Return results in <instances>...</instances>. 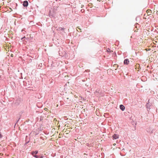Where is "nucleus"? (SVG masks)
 Listing matches in <instances>:
<instances>
[{
    "mask_svg": "<svg viewBox=\"0 0 158 158\" xmlns=\"http://www.w3.org/2000/svg\"><path fill=\"white\" fill-rule=\"evenodd\" d=\"M53 123L55 126L58 127H60V125H59V121H57L56 118L54 119Z\"/></svg>",
    "mask_w": 158,
    "mask_h": 158,
    "instance_id": "f257e3e1",
    "label": "nucleus"
},
{
    "mask_svg": "<svg viewBox=\"0 0 158 158\" xmlns=\"http://www.w3.org/2000/svg\"><path fill=\"white\" fill-rule=\"evenodd\" d=\"M38 152V151H35L34 152H33L32 154L34 156L37 158L38 157V156L36 155V154H37Z\"/></svg>",
    "mask_w": 158,
    "mask_h": 158,
    "instance_id": "f03ea898",
    "label": "nucleus"
},
{
    "mask_svg": "<svg viewBox=\"0 0 158 158\" xmlns=\"http://www.w3.org/2000/svg\"><path fill=\"white\" fill-rule=\"evenodd\" d=\"M23 5L25 7L27 6L28 5V2L26 1H24L23 2Z\"/></svg>",
    "mask_w": 158,
    "mask_h": 158,
    "instance_id": "7ed1b4c3",
    "label": "nucleus"
},
{
    "mask_svg": "<svg viewBox=\"0 0 158 158\" xmlns=\"http://www.w3.org/2000/svg\"><path fill=\"white\" fill-rule=\"evenodd\" d=\"M129 63V61L128 59H125L124 61V64H128Z\"/></svg>",
    "mask_w": 158,
    "mask_h": 158,
    "instance_id": "20e7f679",
    "label": "nucleus"
},
{
    "mask_svg": "<svg viewBox=\"0 0 158 158\" xmlns=\"http://www.w3.org/2000/svg\"><path fill=\"white\" fill-rule=\"evenodd\" d=\"M120 108L122 111L124 110L125 109V106L122 105H120Z\"/></svg>",
    "mask_w": 158,
    "mask_h": 158,
    "instance_id": "39448f33",
    "label": "nucleus"
},
{
    "mask_svg": "<svg viewBox=\"0 0 158 158\" xmlns=\"http://www.w3.org/2000/svg\"><path fill=\"white\" fill-rule=\"evenodd\" d=\"M146 12L147 13L148 15H151V13H152V11L151 10H149V9L148 10L146 11Z\"/></svg>",
    "mask_w": 158,
    "mask_h": 158,
    "instance_id": "423d86ee",
    "label": "nucleus"
},
{
    "mask_svg": "<svg viewBox=\"0 0 158 158\" xmlns=\"http://www.w3.org/2000/svg\"><path fill=\"white\" fill-rule=\"evenodd\" d=\"M113 137L114 139H116L118 138V136L117 134H114L113 136Z\"/></svg>",
    "mask_w": 158,
    "mask_h": 158,
    "instance_id": "0eeeda50",
    "label": "nucleus"
},
{
    "mask_svg": "<svg viewBox=\"0 0 158 158\" xmlns=\"http://www.w3.org/2000/svg\"><path fill=\"white\" fill-rule=\"evenodd\" d=\"M118 65L117 64H115L113 65V67L114 68V69L116 70L118 68Z\"/></svg>",
    "mask_w": 158,
    "mask_h": 158,
    "instance_id": "6e6552de",
    "label": "nucleus"
},
{
    "mask_svg": "<svg viewBox=\"0 0 158 158\" xmlns=\"http://www.w3.org/2000/svg\"><path fill=\"white\" fill-rule=\"evenodd\" d=\"M139 64H137L135 65V69H136L137 68H139Z\"/></svg>",
    "mask_w": 158,
    "mask_h": 158,
    "instance_id": "1a4fd4ad",
    "label": "nucleus"
},
{
    "mask_svg": "<svg viewBox=\"0 0 158 158\" xmlns=\"http://www.w3.org/2000/svg\"><path fill=\"white\" fill-rule=\"evenodd\" d=\"M24 38H25V41H26V42H27V41H29V40H28V39H27V38H26L25 37H24L22 38V40H23V39H24Z\"/></svg>",
    "mask_w": 158,
    "mask_h": 158,
    "instance_id": "9d476101",
    "label": "nucleus"
},
{
    "mask_svg": "<svg viewBox=\"0 0 158 158\" xmlns=\"http://www.w3.org/2000/svg\"><path fill=\"white\" fill-rule=\"evenodd\" d=\"M77 30L79 31H80V32H81V28L79 27H77Z\"/></svg>",
    "mask_w": 158,
    "mask_h": 158,
    "instance_id": "9b49d317",
    "label": "nucleus"
},
{
    "mask_svg": "<svg viewBox=\"0 0 158 158\" xmlns=\"http://www.w3.org/2000/svg\"><path fill=\"white\" fill-rule=\"evenodd\" d=\"M107 52H113V51H110V49L109 48H108L107 49Z\"/></svg>",
    "mask_w": 158,
    "mask_h": 158,
    "instance_id": "f8f14e48",
    "label": "nucleus"
},
{
    "mask_svg": "<svg viewBox=\"0 0 158 158\" xmlns=\"http://www.w3.org/2000/svg\"><path fill=\"white\" fill-rule=\"evenodd\" d=\"M59 29L60 30H63L64 29L62 28V27H59Z\"/></svg>",
    "mask_w": 158,
    "mask_h": 158,
    "instance_id": "ddd939ff",
    "label": "nucleus"
},
{
    "mask_svg": "<svg viewBox=\"0 0 158 158\" xmlns=\"http://www.w3.org/2000/svg\"><path fill=\"white\" fill-rule=\"evenodd\" d=\"M44 110L46 111H48V109L47 108H44Z\"/></svg>",
    "mask_w": 158,
    "mask_h": 158,
    "instance_id": "4468645a",
    "label": "nucleus"
},
{
    "mask_svg": "<svg viewBox=\"0 0 158 158\" xmlns=\"http://www.w3.org/2000/svg\"><path fill=\"white\" fill-rule=\"evenodd\" d=\"M2 137V135L0 133V138H1Z\"/></svg>",
    "mask_w": 158,
    "mask_h": 158,
    "instance_id": "2eb2a0df",
    "label": "nucleus"
},
{
    "mask_svg": "<svg viewBox=\"0 0 158 158\" xmlns=\"http://www.w3.org/2000/svg\"><path fill=\"white\" fill-rule=\"evenodd\" d=\"M10 56H11V57H13V54H11Z\"/></svg>",
    "mask_w": 158,
    "mask_h": 158,
    "instance_id": "dca6fc26",
    "label": "nucleus"
},
{
    "mask_svg": "<svg viewBox=\"0 0 158 158\" xmlns=\"http://www.w3.org/2000/svg\"><path fill=\"white\" fill-rule=\"evenodd\" d=\"M84 10H81V11H82V12H83L82 11H83Z\"/></svg>",
    "mask_w": 158,
    "mask_h": 158,
    "instance_id": "f3484780",
    "label": "nucleus"
},
{
    "mask_svg": "<svg viewBox=\"0 0 158 158\" xmlns=\"http://www.w3.org/2000/svg\"><path fill=\"white\" fill-rule=\"evenodd\" d=\"M84 10H81V11H82V12H83L82 11H83Z\"/></svg>",
    "mask_w": 158,
    "mask_h": 158,
    "instance_id": "a211bd4d",
    "label": "nucleus"
},
{
    "mask_svg": "<svg viewBox=\"0 0 158 158\" xmlns=\"http://www.w3.org/2000/svg\"><path fill=\"white\" fill-rule=\"evenodd\" d=\"M40 158H43L42 157H40Z\"/></svg>",
    "mask_w": 158,
    "mask_h": 158,
    "instance_id": "6ab92c4d",
    "label": "nucleus"
},
{
    "mask_svg": "<svg viewBox=\"0 0 158 158\" xmlns=\"http://www.w3.org/2000/svg\"><path fill=\"white\" fill-rule=\"evenodd\" d=\"M6 51H7V50L6 49L7 48H6Z\"/></svg>",
    "mask_w": 158,
    "mask_h": 158,
    "instance_id": "aec40b11",
    "label": "nucleus"
},
{
    "mask_svg": "<svg viewBox=\"0 0 158 158\" xmlns=\"http://www.w3.org/2000/svg\"><path fill=\"white\" fill-rule=\"evenodd\" d=\"M115 145V143H114V145Z\"/></svg>",
    "mask_w": 158,
    "mask_h": 158,
    "instance_id": "412c9836",
    "label": "nucleus"
},
{
    "mask_svg": "<svg viewBox=\"0 0 158 158\" xmlns=\"http://www.w3.org/2000/svg\"><path fill=\"white\" fill-rule=\"evenodd\" d=\"M143 158H144V157H143Z\"/></svg>",
    "mask_w": 158,
    "mask_h": 158,
    "instance_id": "4be33fe9",
    "label": "nucleus"
}]
</instances>
